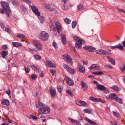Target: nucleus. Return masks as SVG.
I'll return each instance as SVG.
<instances>
[{"instance_id":"f257e3e1","label":"nucleus","mask_w":125,"mask_h":125,"mask_svg":"<svg viewBox=\"0 0 125 125\" xmlns=\"http://www.w3.org/2000/svg\"><path fill=\"white\" fill-rule=\"evenodd\" d=\"M36 106L37 108L39 109L38 112L40 114H47L50 112V109L49 107L48 106L44 107L42 104L40 102H37Z\"/></svg>"},{"instance_id":"f03ea898","label":"nucleus","mask_w":125,"mask_h":125,"mask_svg":"<svg viewBox=\"0 0 125 125\" xmlns=\"http://www.w3.org/2000/svg\"><path fill=\"white\" fill-rule=\"evenodd\" d=\"M2 7L6 13L8 17L10 16L11 13V10L8 3L4 1L1 2Z\"/></svg>"},{"instance_id":"7ed1b4c3","label":"nucleus","mask_w":125,"mask_h":125,"mask_svg":"<svg viewBox=\"0 0 125 125\" xmlns=\"http://www.w3.org/2000/svg\"><path fill=\"white\" fill-rule=\"evenodd\" d=\"M50 27L52 29H54L55 28V25L56 26L57 30L59 33H60V31H61V25L60 23L58 22L55 23L53 21L51 20L50 21Z\"/></svg>"},{"instance_id":"20e7f679","label":"nucleus","mask_w":125,"mask_h":125,"mask_svg":"<svg viewBox=\"0 0 125 125\" xmlns=\"http://www.w3.org/2000/svg\"><path fill=\"white\" fill-rule=\"evenodd\" d=\"M33 43L36 49L39 51L42 49V45L41 43L38 41L34 40L33 41Z\"/></svg>"},{"instance_id":"39448f33","label":"nucleus","mask_w":125,"mask_h":125,"mask_svg":"<svg viewBox=\"0 0 125 125\" xmlns=\"http://www.w3.org/2000/svg\"><path fill=\"white\" fill-rule=\"evenodd\" d=\"M49 37L48 33L45 31H42L40 34L39 38L44 41H45L48 39Z\"/></svg>"},{"instance_id":"423d86ee","label":"nucleus","mask_w":125,"mask_h":125,"mask_svg":"<svg viewBox=\"0 0 125 125\" xmlns=\"http://www.w3.org/2000/svg\"><path fill=\"white\" fill-rule=\"evenodd\" d=\"M63 58L64 60L67 63L72 65L73 64L72 59L68 54H65L63 56Z\"/></svg>"},{"instance_id":"0eeeda50","label":"nucleus","mask_w":125,"mask_h":125,"mask_svg":"<svg viewBox=\"0 0 125 125\" xmlns=\"http://www.w3.org/2000/svg\"><path fill=\"white\" fill-rule=\"evenodd\" d=\"M64 67L68 71V72L74 74L75 73V70L72 69L68 66L66 64L63 65Z\"/></svg>"},{"instance_id":"6e6552de","label":"nucleus","mask_w":125,"mask_h":125,"mask_svg":"<svg viewBox=\"0 0 125 125\" xmlns=\"http://www.w3.org/2000/svg\"><path fill=\"white\" fill-rule=\"evenodd\" d=\"M82 41L80 39H78L76 42L75 47L78 49H80L82 47Z\"/></svg>"},{"instance_id":"1a4fd4ad","label":"nucleus","mask_w":125,"mask_h":125,"mask_svg":"<svg viewBox=\"0 0 125 125\" xmlns=\"http://www.w3.org/2000/svg\"><path fill=\"white\" fill-rule=\"evenodd\" d=\"M31 9L35 14L37 16H39L40 15V13L39 11L37 8L34 6H32L31 7Z\"/></svg>"},{"instance_id":"9d476101","label":"nucleus","mask_w":125,"mask_h":125,"mask_svg":"<svg viewBox=\"0 0 125 125\" xmlns=\"http://www.w3.org/2000/svg\"><path fill=\"white\" fill-rule=\"evenodd\" d=\"M46 65L47 67H48L54 68L56 67V65H54L50 61L47 60L46 61Z\"/></svg>"},{"instance_id":"9b49d317","label":"nucleus","mask_w":125,"mask_h":125,"mask_svg":"<svg viewBox=\"0 0 125 125\" xmlns=\"http://www.w3.org/2000/svg\"><path fill=\"white\" fill-rule=\"evenodd\" d=\"M50 92L51 94V96L53 99L56 94V90L55 88L52 87H50Z\"/></svg>"},{"instance_id":"f8f14e48","label":"nucleus","mask_w":125,"mask_h":125,"mask_svg":"<svg viewBox=\"0 0 125 125\" xmlns=\"http://www.w3.org/2000/svg\"><path fill=\"white\" fill-rule=\"evenodd\" d=\"M106 97L107 99H116L118 98V96L115 94H113L107 95Z\"/></svg>"},{"instance_id":"ddd939ff","label":"nucleus","mask_w":125,"mask_h":125,"mask_svg":"<svg viewBox=\"0 0 125 125\" xmlns=\"http://www.w3.org/2000/svg\"><path fill=\"white\" fill-rule=\"evenodd\" d=\"M68 119L70 120L71 122V123H74V124L75 125H81L80 122L79 121L75 120H74L70 117H69Z\"/></svg>"},{"instance_id":"4468645a","label":"nucleus","mask_w":125,"mask_h":125,"mask_svg":"<svg viewBox=\"0 0 125 125\" xmlns=\"http://www.w3.org/2000/svg\"><path fill=\"white\" fill-rule=\"evenodd\" d=\"M110 47L113 50L116 48H117L121 50H122L124 49L123 47L121 45L120 43L114 46H110Z\"/></svg>"},{"instance_id":"2eb2a0df","label":"nucleus","mask_w":125,"mask_h":125,"mask_svg":"<svg viewBox=\"0 0 125 125\" xmlns=\"http://www.w3.org/2000/svg\"><path fill=\"white\" fill-rule=\"evenodd\" d=\"M66 79L67 83L69 85L72 86L74 85V83L73 81L69 77H67Z\"/></svg>"},{"instance_id":"dca6fc26","label":"nucleus","mask_w":125,"mask_h":125,"mask_svg":"<svg viewBox=\"0 0 125 125\" xmlns=\"http://www.w3.org/2000/svg\"><path fill=\"white\" fill-rule=\"evenodd\" d=\"M89 68L90 70L92 69L95 70H99L101 69L100 67L98 65L96 64H93Z\"/></svg>"},{"instance_id":"f3484780","label":"nucleus","mask_w":125,"mask_h":125,"mask_svg":"<svg viewBox=\"0 0 125 125\" xmlns=\"http://www.w3.org/2000/svg\"><path fill=\"white\" fill-rule=\"evenodd\" d=\"M81 84L82 88L83 89L84 91L86 90L88 88V86L86 85L85 83L83 82V80H82L81 83Z\"/></svg>"},{"instance_id":"a211bd4d","label":"nucleus","mask_w":125,"mask_h":125,"mask_svg":"<svg viewBox=\"0 0 125 125\" xmlns=\"http://www.w3.org/2000/svg\"><path fill=\"white\" fill-rule=\"evenodd\" d=\"M79 71L83 73H84L85 72V67L83 66V65H80L79 66Z\"/></svg>"},{"instance_id":"6ab92c4d","label":"nucleus","mask_w":125,"mask_h":125,"mask_svg":"<svg viewBox=\"0 0 125 125\" xmlns=\"http://www.w3.org/2000/svg\"><path fill=\"white\" fill-rule=\"evenodd\" d=\"M107 58L111 64L115 65V62L114 60L111 57L109 56H107Z\"/></svg>"},{"instance_id":"aec40b11","label":"nucleus","mask_w":125,"mask_h":125,"mask_svg":"<svg viewBox=\"0 0 125 125\" xmlns=\"http://www.w3.org/2000/svg\"><path fill=\"white\" fill-rule=\"evenodd\" d=\"M0 24L1 28L4 31H6L8 33L10 32V31L9 29L6 28L4 24L2 23H0Z\"/></svg>"},{"instance_id":"412c9836","label":"nucleus","mask_w":125,"mask_h":125,"mask_svg":"<svg viewBox=\"0 0 125 125\" xmlns=\"http://www.w3.org/2000/svg\"><path fill=\"white\" fill-rule=\"evenodd\" d=\"M13 46L15 47H18L19 46H22V45L20 43L17 42H13L12 43Z\"/></svg>"},{"instance_id":"4be33fe9","label":"nucleus","mask_w":125,"mask_h":125,"mask_svg":"<svg viewBox=\"0 0 125 125\" xmlns=\"http://www.w3.org/2000/svg\"><path fill=\"white\" fill-rule=\"evenodd\" d=\"M85 120L88 121L91 124L93 125H96V124L95 122L90 120L87 117H85Z\"/></svg>"},{"instance_id":"5701e85b","label":"nucleus","mask_w":125,"mask_h":125,"mask_svg":"<svg viewBox=\"0 0 125 125\" xmlns=\"http://www.w3.org/2000/svg\"><path fill=\"white\" fill-rule=\"evenodd\" d=\"M1 53L2 55V57L4 58H5V56H6L8 54V52L5 51H2Z\"/></svg>"},{"instance_id":"b1692460","label":"nucleus","mask_w":125,"mask_h":125,"mask_svg":"<svg viewBox=\"0 0 125 125\" xmlns=\"http://www.w3.org/2000/svg\"><path fill=\"white\" fill-rule=\"evenodd\" d=\"M1 103L3 104L6 105L8 106L10 105L9 101L7 99L3 100L2 101Z\"/></svg>"},{"instance_id":"393cba45","label":"nucleus","mask_w":125,"mask_h":125,"mask_svg":"<svg viewBox=\"0 0 125 125\" xmlns=\"http://www.w3.org/2000/svg\"><path fill=\"white\" fill-rule=\"evenodd\" d=\"M62 38V42L63 44H65L66 43V36L65 35H62L61 36Z\"/></svg>"},{"instance_id":"a878e982","label":"nucleus","mask_w":125,"mask_h":125,"mask_svg":"<svg viewBox=\"0 0 125 125\" xmlns=\"http://www.w3.org/2000/svg\"><path fill=\"white\" fill-rule=\"evenodd\" d=\"M97 87L99 90L101 91H103L105 89V87L104 85L99 84V85H98Z\"/></svg>"},{"instance_id":"bb28decb","label":"nucleus","mask_w":125,"mask_h":125,"mask_svg":"<svg viewBox=\"0 0 125 125\" xmlns=\"http://www.w3.org/2000/svg\"><path fill=\"white\" fill-rule=\"evenodd\" d=\"M111 88L117 92H118L120 90L118 86H113L111 87Z\"/></svg>"},{"instance_id":"cd10ccee","label":"nucleus","mask_w":125,"mask_h":125,"mask_svg":"<svg viewBox=\"0 0 125 125\" xmlns=\"http://www.w3.org/2000/svg\"><path fill=\"white\" fill-rule=\"evenodd\" d=\"M101 102L102 103H104L105 101L104 100H102V99L99 98H95V99L94 102Z\"/></svg>"},{"instance_id":"c85d7f7f","label":"nucleus","mask_w":125,"mask_h":125,"mask_svg":"<svg viewBox=\"0 0 125 125\" xmlns=\"http://www.w3.org/2000/svg\"><path fill=\"white\" fill-rule=\"evenodd\" d=\"M38 16V19L39 20L41 23H43L44 20V17L42 16H40V15Z\"/></svg>"},{"instance_id":"c756f323","label":"nucleus","mask_w":125,"mask_h":125,"mask_svg":"<svg viewBox=\"0 0 125 125\" xmlns=\"http://www.w3.org/2000/svg\"><path fill=\"white\" fill-rule=\"evenodd\" d=\"M83 9V6L82 4H79L77 7V10L78 11H80Z\"/></svg>"},{"instance_id":"7c9ffc66","label":"nucleus","mask_w":125,"mask_h":125,"mask_svg":"<svg viewBox=\"0 0 125 125\" xmlns=\"http://www.w3.org/2000/svg\"><path fill=\"white\" fill-rule=\"evenodd\" d=\"M12 3L14 5H18L19 4V2L16 0H11Z\"/></svg>"},{"instance_id":"2f4dec72","label":"nucleus","mask_w":125,"mask_h":125,"mask_svg":"<svg viewBox=\"0 0 125 125\" xmlns=\"http://www.w3.org/2000/svg\"><path fill=\"white\" fill-rule=\"evenodd\" d=\"M102 53L101 54H103V55H108L109 54H111V53H110L109 52L106 51L104 50H102Z\"/></svg>"},{"instance_id":"473e14b6","label":"nucleus","mask_w":125,"mask_h":125,"mask_svg":"<svg viewBox=\"0 0 125 125\" xmlns=\"http://www.w3.org/2000/svg\"><path fill=\"white\" fill-rule=\"evenodd\" d=\"M83 111L86 113H87L89 114H92V113L90 111V109H85L83 110Z\"/></svg>"},{"instance_id":"72a5a7b5","label":"nucleus","mask_w":125,"mask_h":125,"mask_svg":"<svg viewBox=\"0 0 125 125\" xmlns=\"http://www.w3.org/2000/svg\"><path fill=\"white\" fill-rule=\"evenodd\" d=\"M113 112L114 116H116L118 118H120V116L119 113L114 111H113Z\"/></svg>"},{"instance_id":"f704fd0d","label":"nucleus","mask_w":125,"mask_h":125,"mask_svg":"<svg viewBox=\"0 0 125 125\" xmlns=\"http://www.w3.org/2000/svg\"><path fill=\"white\" fill-rule=\"evenodd\" d=\"M34 57L36 59L38 60H40L41 59V57L39 55L35 54L34 55Z\"/></svg>"},{"instance_id":"c9c22d12","label":"nucleus","mask_w":125,"mask_h":125,"mask_svg":"<svg viewBox=\"0 0 125 125\" xmlns=\"http://www.w3.org/2000/svg\"><path fill=\"white\" fill-rule=\"evenodd\" d=\"M46 8L50 10V11H54L55 10V9L54 8H52L50 6H47L46 7Z\"/></svg>"},{"instance_id":"e433bc0d","label":"nucleus","mask_w":125,"mask_h":125,"mask_svg":"<svg viewBox=\"0 0 125 125\" xmlns=\"http://www.w3.org/2000/svg\"><path fill=\"white\" fill-rule=\"evenodd\" d=\"M28 117L30 119H31L32 118L34 120H37V119L36 116H34L32 115H31L30 116H28Z\"/></svg>"},{"instance_id":"4c0bfd02","label":"nucleus","mask_w":125,"mask_h":125,"mask_svg":"<svg viewBox=\"0 0 125 125\" xmlns=\"http://www.w3.org/2000/svg\"><path fill=\"white\" fill-rule=\"evenodd\" d=\"M87 105V104L85 102L82 101V102L80 104V105H78L84 106H86Z\"/></svg>"},{"instance_id":"58836bf2","label":"nucleus","mask_w":125,"mask_h":125,"mask_svg":"<svg viewBox=\"0 0 125 125\" xmlns=\"http://www.w3.org/2000/svg\"><path fill=\"white\" fill-rule=\"evenodd\" d=\"M87 105V104L85 102L82 101V102L80 104V105H78L84 106H86Z\"/></svg>"},{"instance_id":"ea45409f","label":"nucleus","mask_w":125,"mask_h":125,"mask_svg":"<svg viewBox=\"0 0 125 125\" xmlns=\"http://www.w3.org/2000/svg\"><path fill=\"white\" fill-rule=\"evenodd\" d=\"M64 21L66 23L68 24L70 23L71 22V20L67 18H65Z\"/></svg>"},{"instance_id":"a19ab883","label":"nucleus","mask_w":125,"mask_h":125,"mask_svg":"<svg viewBox=\"0 0 125 125\" xmlns=\"http://www.w3.org/2000/svg\"><path fill=\"white\" fill-rule=\"evenodd\" d=\"M76 22L75 21H74L72 22V28H74L76 25Z\"/></svg>"},{"instance_id":"79ce46f5","label":"nucleus","mask_w":125,"mask_h":125,"mask_svg":"<svg viewBox=\"0 0 125 125\" xmlns=\"http://www.w3.org/2000/svg\"><path fill=\"white\" fill-rule=\"evenodd\" d=\"M17 36L20 38H24L25 37L24 35L20 33H18L17 35Z\"/></svg>"},{"instance_id":"37998d69","label":"nucleus","mask_w":125,"mask_h":125,"mask_svg":"<svg viewBox=\"0 0 125 125\" xmlns=\"http://www.w3.org/2000/svg\"><path fill=\"white\" fill-rule=\"evenodd\" d=\"M37 76L38 75L37 74H33L31 75V77L32 79H34L37 77Z\"/></svg>"},{"instance_id":"c03bdc74","label":"nucleus","mask_w":125,"mask_h":125,"mask_svg":"<svg viewBox=\"0 0 125 125\" xmlns=\"http://www.w3.org/2000/svg\"><path fill=\"white\" fill-rule=\"evenodd\" d=\"M66 93L69 94L70 96H73V95L71 91L69 90H67L66 91Z\"/></svg>"},{"instance_id":"a18cd8bd","label":"nucleus","mask_w":125,"mask_h":125,"mask_svg":"<svg viewBox=\"0 0 125 125\" xmlns=\"http://www.w3.org/2000/svg\"><path fill=\"white\" fill-rule=\"evenodd\" d=\"M93 74H94L96 75H99L100 74H102L103 73V72L101 71H100L98 72H94L92 73Z\"/></svg>"},{"instance_id":"49530a36","label":"nucleus","mask_w":125,"mask_h":125,"mask_svg":"<svg viewBox=\"0 0 125 125\" xmlns=\"http://www.w3.org/2000/svg\"><path fill=\"white\" fill-rule=\"evenodd\" d=\"M116 101L118 102L120 104H122L123 103L122 100L121 98H118L116 99Z\"/></svg>"},{"instance_id":"de8ad7c7","label":"nucleus","mask_w":125,"mask_h":125,"mask_svg":"<svg viewBox=\"0 0 125 125\" xmlns=\"http://www.w3.org/2000/svg\"><path fill=\"white\" fill-rule=\"evenodd\" d=\"M102 49H99L97 50L96 51V53L98 54H101L102 53Z\"/></svg>"},{"instance_id":"09e8293b","label":"nucleus","mask_w":125,"mask_h":125,"mask_svg":"<svg viewBox=\"0 0 125 125\" xmlns=\"http://www.w3.org/2000/svg\"><path fill=\"white\" fill-rule=\"evenodd\" d=\"M31 68L33 69V70L35 71L37 70L38 69V68L36 66L34 65H31Z\"/></svg>"},{"instance_id":"8fccbe9b","label":"nucleus","mask_w":125,"mask_h":125,"mask_svg":"<svg viewBox=\"0 0 125 125\" xmlns=\"http://www.w3.org/2000/svg\"><path fill=\"white\" fill-rule=\"evenodd\" d=\"M82 101L79 99H78L76 101V104L78 105H80V104L81 102H82Z\"/></svg>"},{"instance_id":"3c124183","label":"nucleus","mask_w":125,"mask_h":125,"mask_svg":"<svg viewBox=\"0 0 125 125\" xmlns=\"http://www.w3.org/2000/svg\"><path fill=\"white\" fill-rule=\"evenodd\" d=\"M50 72L52 73L53 75H55L56 73V72L55 70H50Z\"/></svg>"},{"instance_id":"603ef678","label":"nucleus","mask_w":125,"mask_h":125,"mask_svg":"<svg viewBox=\"0 0 125 125\" xmlns=\"http://www.w3.org/2000/svg\"><path fill=\"white\" fill-rule=\"evenodd\" d=\"M57 88L58 91L60 93H61V90L62 88H61V86L60 85H58L57 86Z\"/></svg>"},{"instance_id":"864d4df0","label":"nucleus","mask_w":125,"mask_h":125,"mask_svg":"<svg viewBox=\"0 0 125 125\" xmlns=\"http://www.w3.org/2000/svg\"><path fill=\"white\" fill-rule=\"evenodd\" d=\"M91 47L90 46H88L84 47V48L85 49V50H87L89 51V49L91 48Z\"/></svg>"},{"instance_id":"5fc2aeb1","label":"nucleus","mask_w":125,"mask_h":125,"mask_svg":"<svg viewBox=\"0 0 125 125\" xmlns=\"http://www.w3.org/2000/svg\"><path fill=\"white\" fill-rule=\"evenodd\" d=\"M91 47L90 46H88L84 47V48L85 49V50H87L89 51V49L91 48Z\"/></svg>"},{"instance_id":"6e6d98bb","label":"nucleus","mask_w":125,"mask_h":125,"mask_svg":"<svg viewBox=\"0 0 125 125\" xmlns=\"http://www.w3.org/2000/svg\"><path fill=\"white\" fill-rule=\"evenodd\" d=\"M23 2L26 3H29L31 2L29 0H21Z\"/></svg>"},{"instance_id":"4d7b16f0","label":"nucleus","mask_w":125,"mask_h":125,"mask_svg":"<svg viewBox=\"0 0 125 125\" xmlns=\"http://www.w3.org/2000/svg\"><path fill=\"white\" fill-rule=\"evenodd\" d=\"M52 45L55 48H58V46L57 45L56 43L54 41L53 42Z\"/></svg>"},{"instance_id":"13d9d810","label":"nucleus","mask_w":125,"mask_h":125,"mask_svg":"<svg viewBox=\"0 0 125 125\" xmlns=\"http://www.w3.org/2000/svg\"><path fill=\"white\" fill-rule=\"evenodd\" d=\"M95 49L94 48L91 47V48L89 49V52H93L95 51Z\"/></svg>"},{"instance_id":"bf43d9fd","label":"nucleus","mask_w":125,"mask_h":125,"mask_svg":"<svg viewBox=\"0 0 125 125\" xmlns=\"http://www.w3.org/2000/svg\"><path fill=\"white\" fill-rule=\"evenodd\" d=\"M118 11L121 12H122L123 13H125V11L123 9H118Z\"/></svg>"},{"instance_id":"052dcab7","label":"nucleus","mask_w":125,"mask_h":125,"mask_svg":"<svg viewBox=\"0 0 125 125\" xmlns=\"http://www.w3.org/2000/svg\"><path fill=\"white\" fill-rule=\"evenodd\" d=\"M2 47L3 49L4 50H6L8 48V47H7V45H3L2 46Z\"/></svg>"},{"instance_id":"680f3d73","label":"nucleus","mask_w":125,"mask_h":125,"mask_svg":"<svg viewBox=\"0 0 125 125\" xmlns=\"http://www.w3.org/2000/svg\"><path fill=\"white\" fill-rule=\"evenodd\" d=\"M120 69L121 71H125V65L122 67L120 68Z\"/></svg>"},{"instance_id":"e2e57ef3","label":"nucleus","mask_w":125,"mask_h":125,"mask_svg":"<svg viewBox=\"0 0 125 125\" xmlns=\"http://www.w3.org/2000/svg\"><path fill=\"white\" fill-rule=\"evenodd\" d=\"M9 96L10 94V89H9L8 91H6L5 92Z\"/></svg>"},{"instance_id":"0e129e2a","label":"nucleus","mask_w":125,"mask_h":125,"mask_svg":"<svg viewBox=\"0 0 125 125\" xmlns=\"http://www.w3.org/2000/svg\"><path fill=\"white\" fill-rule=\"evenodd\" d=\"M25 69L26 73H28L30 71V70L29 69V68H28L25 67Z\"/></svg>"},{"instance_id":"69168bd1","label":"nucleus","mask_w":125,"mask_h":125,"mask_svg":"<svg viewBox=\"0 0 125 125\" xmlns=\"http://www.w3.org/2000/svg\"><path fill=\"white\" fill-rule=\"evenodd\" d=\"M89 99L90 100L92 101H93V102H94V101L95 100V98H94L93 97L91 96V97H90Z\"/></svg>"},{"instance_id":"338daca9","label":"nucleus","mask_w":125,"mask_h":125,"mask_svg":"<svg viewBox=\"0 0 125 125\" xmlns=\"http://www.w3.org/2000/svg\"><path fill=\"white\" fill-rule=\"evenodd\" d=\"M0 12L2 13H3L4 12V11L3 9H0Z\"/></svg>"},{"instance_id":"774afa93","label":"nucleus","mask_w":125,"mask_h":125,"mask_svg":"<svg viewBox=\"0 0 125 125\" xmlns=\"http://www.w3.org/2000/svg\"><path fill=\"white\" fill-rule=\"evenodd\" d=\"M111 122L112 123V124L113 125H116L117 124L116 122L115 121H111Z\"/></svg>"}]
</instances>
